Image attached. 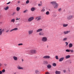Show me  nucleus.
Masks as SVG:
<instances>
[{
    "mask_svg": "<svg viewBox=\"0 0 74 74\" xmlns=\"http://www.w3.org/2000/svg\"><path fill=\"white\" fill-rule=\"evenodd\" d=\"M74 18V15L70 14L68 15L66 17V19L68 21L71 20Z\"/></svg>",
    "mask_w": 74,
    "mask_h": 74,
    "instance_id": "f257e3e1",
    "label": "nucleus"
},
{
    "mask_svg": "<svg viewBox=\"0 0 74 74\" xmlns=\"http://www.w3.org/2000/svg\"><path fill=\"white\" fill-rule=\"evenodd\" d=\"M37 53V51L35 49L31 50L29 51V53L31 55H33V54H35Z\"/></svg>",
    "mask_w": 74,
    "mask_h": 74,
    "instance_id": "f03ea898",
    "label": "nucleus"
},
{
    "mask_svg": "<svg viewBox=\"0 0 74 74\" xmlns=\"http://www.w3.org/2000/svg\"><path fill=\"white\" fill-rule=\"evenodd\" d=\"M47 38L45 37H43L42 38L41 41H42V42H47Z\"/></svg>",
    "mask_w": 74,
    "mask_h": 74,
    "instance_id": "7ed1b4c3",
    "label": "nucleus"
},
{
    "mask_svg": "<svg viewBox=\"0 0 74 74\" xmlns=\"http://www.w3.org/2000/svg\"><path fill=\"white\" fill-rule=\"evenodd\" d=\"M35 19L36 21H40L41 19V16H37L35 18Z\"/></svg>",
    "mask_w": 74,
    "mask_h": 74,
    "instance_id": "20e7f679",
    "label": "nucleus"
},
{
    "mask_svg": "<svg viewBox=\"0 0 74 74\" xmlns=\"http://www.w3.org/2000/svg\"><path fill=\"white\" fill-rule=\"evenodd\" d=\"M34 19V17H29L28 19V22H32V21H33Z\"/></svg>",
    "mask_w": 74,
    "mask_h": 74,
    "instance_id": "39448f33",
    "label": "nucleus"
},
{
    "mask_svg": "<svg viewBox=\"0 0 74 74\" xmlns=\"http://www.w3.org/2000/svg\"><path fill=\"white\" fill-rule=\"evenodd\" d=\"M28 33L29 35H31L33 33V30H29L28 31Z\"/></svg>",
    "mask_w": 74,
    "mask_h": 74,
    "instance_id": "423d86ee",
    "label": "nucleus"
},
{
    "mask_svg": "<svg viewBox=\"0 0 74 74\" xmlns=\"http://www.w3.org/2000/svg\"><path fill=\"white\" fill-rule=\"evenodd\" d=\"M54 8H57L59 6V4L56 3L53 6Z\"/></svg>",
    "mask_w": 74,
    "mask_h": 74,
    "instance_id": "0eeeda50",
    "label": "nucleus"
},
{
    "mask_svg": "<svg viewBox=\"0 0 74 74\" xmlns=\"http://www.w3.org/2000/svg\"><path fill=\"white\" fill-rule=\"evenodd\" d=\"M42 29L39 28L36 30V32L38 33V32H42Z\"/></svg>",
    "mask_w": 74,
    "mask_h": 74,
    "instance_id": "6e6552de",
    "label": "nucleus"
},
{
    "mask_svg": "<svg viewBox=\"0 0 74 74\" xmlns=\"http://www.w3.org/2000/svg\"><path fill=\"white\" fill-rule=\"evenodd\" d=\"M50 57L49 56H45L43 57V59H50Z\"/></svg>",
    "mask_w": 74,
    "mask_h": 74,
    "instance_id": "1a4fd4ad",
    "label": "nucleus"
},
{
    "mask_svg": "<svg viewBox=\"0 0 74 74\" xmlns=\"http://www.w3.org/2000/svg\"><path fill=\"white\" fill-rule=\"evenodd\" d=\"M13 59L14 60H15V61H17V60H18V57L15 56H13Z\"/></svg>",
    "mask_w": 74,
    "mask_h": 74,
    "instance_id": "9d476101",
    "label": "nucleus"
},
{
    "mask_svg": "<svg viewBox=\"0 0 74 74\" xmlns=\"http://www.w3.org/2000/svg\"><path fill=\"white\" fill-rule=\"evenodd\" d=\"M70 31H64L63 32V33L64 34H67L70 33Z\"/></svg>",
    "mask_w": 74,
    "mask_h": 74,
    "instance_id": "9b49d317",
    "label": "nucleus"
},
{
    "mask_svg": "<svg viewBox=\"0 0 74 74\" xmlns=\"http://www.w3.org/2000/svg\"><path fill=\"white\" fill-rule=\"evenodd\" d=\"M4 29H0V36H1L2 35V33H3V32L4 31Z\"/></svg>",
    "mask_w": 74,
    "mask_h": 74,
    "instance_id": "f8f14e48",
    "label": "nucleus"
},
{
    "mask_svg": "<svg viewBox=\"0 0 74 74\" xmlns=\"http://www.w3.org/2000/svg\"><path fill=\"white\" fill-rule=\"evenodd\" d=\"M56 3V1H53L50 2V4H52L53 5V6L55 5Z\"/></svg>",
    "mask_w": 74,
    "mask_h": 74,
    "instance_id": "ddd939ff",
    "label": "nucleus"
},
{
    "mask_svg": "<svg viewBox=\"0 0 74 74\" xmlns=\"http://www.w3.org/2000/svg\"><path fill=\"white\" fill-rule=\"evenodd\" d=\"M39 36H44V33L42 32H40L39 33Z\"/></svg>",
    "mask_w": 74,
    "mask_h": 74,
    "instance_id": "4468645a",
    "label": "nucleus"
},
{
    "mask_svg": "<svg viewBox=\"0 0 74 74\" xmlns=\"http://www.w3.org/2000/svg\"><path fill=\"white\" fill-rule=\"evenodd\" d=\"M56 74H60L61 72L58 71H55Z\"/></svg>",
    "mask_w": 74,
    "mask_h": 74,
    "instance_id": "2eb2a0df",
    "label": "nucleus"
},
{
    "mask_svg": "<svg viewBox=\"0 0 74 74\" xmlns=\"http://www.w3.org/2000/svg\"><path fill=\"white\" fill-rule=\"evenodd\" d=\"M64 57H62L60 58L59 59V62H62V61H63V60H64Z\"/></svg>",
    "mask_w": 74,
    "mask_h": 74,
    "instance_id": "dca6fc26",
    "label": "nucleus"
},
{
    "mask_svg": "<svg viewBox=\"0 0 74 74\" xmlns=\"http://www.w3.org/2000/svg\"><path fill=\"white\" fill-rule=\"evenodd\" d=\"M71 57V56L70 55H68L65 56V59H69V58H70Z\"/></svg>",
    "mask_w": 74,
    "mask_h": 74,
    "instance_id": "f3484780",
    "label": "nucleus"
},
{
    "mask_svg": "<svg viewBox=\"0 0 74 74\" xmlns=\"http://www.w3.org/2000/svg\"><path fill=\"white\" fill-rule=\"evenodd\" d=\"M17 69H19V70H23V68L22 67H20L19 66L17 67Z\"/></svg>",
    "mask_w": 74,
    "mask_h": 74,
    "instance_id": "a211bd4d",
    "label": "nucleus"
},
{
    "mask_svg": "<svg viewBox=\"0 0 74 74\" xmlns=\"http://www.w3.org/2000/svg\"><path fill=\"white\" fill-rule=\"evenodd\" d=\"M47 67L48 69H51L52 67V66L50 64H49L47 66Z\"/></svg>",
    "mask_w": 74,
    "mask_h": 74,
    "instance_id": "6ab92c4d",
    "label": "nucleus"
},
{
    "mask_svg": "<svg viewBox=\"0 0 74 74\" xmlns=\"http://www.w3.org/2000/svg\"><path fill=\"white\" fill-rule=\"evenodd\" d=\"M73 43H70L69 45V47L72 48V47H73Z\"/></svg>",
    "mask_w": 74,
    "mask_h": 74,
    "instance_id": "aec40b11",
    "label": "nucleus"
},
{
    "mask_svg": "<svg viewBox=\"0 0 74 74\" xmlns=\"http://www.w3.org/2000/svg\"><path fill=\"white\" fill-rule=\"evenodd\" d=\"M21 9V8L19 7H17L16 8V10L17 11H19V10H20V9Z\"/></svg>",
    "mask_w": 74,
    "mask_h": 74,
    "instance_id": "412c9836",
    "label": "nucleus"
},
{
    "mask_svg": "<svg viewBox=\"0 0 74 74\" xmlns=\"http://www.w3.org/2000/svg\"><path fill=\"white\" fill-rule=\"evenodd\" d=\"M62 40L63 41H67V38H65L63 39Z\"/></svg>",
    "mask_w": 74,
    "mask_h": 74,
    "instance_id": "4be33fe9",
    "label": "nucleus"
},
{
    "mask_svg": "<svg viewBox=\"0 0 74 74\" xmlns=\"http://www.w3.org/2000/svg\"><path fill=\"white\" fill-rule=\"evenodd\" d=\"M31 10L32 11H34V10H35V8H32L31 9Z\"/></svg>",
    "mask_w": 74,
    "mask_h": 74,
    "instance_id": "5701e85b",
    "label": "nucleus"
},
{
    "mask_svg": "<svg viewBox=\"0 0 74 74\" xmlns=\"http://www.w3.org/2000/svg\"><path fill=\"white\" fill-rule=\"evenodd\" d=\"M15 22V19L13 18L11 20V22H13V23H14Z\"/></svg>",
    "mask_w": 74,
    "mask_h": 74,
    "instance_id": "b1692460",
    "label": "nucleus"
},
{
    "mask_svg": "<svg viewBox=\"0 0 74 74\" xmlns=\"http://www.w3.org/2000/svg\"><path fill=\"white\" fill-rule=\"evenodd\" d=\"M46 14L47 15H48L49 14V12L47 11L46 12Z\"/></svg>",
    "mask_w": 74,
    "mask_h": 74,
    "instance_id": "393cba45",
    "label": "nucleus"
},
{
    "mask_svg": "<svg viewBox=\"0 0 74 74\" xmlns=\"http://www.w3.org/2000/svg\"><path fill=\"white\" fill-rule=\"evenodd\" d=\"M8 8H9V7L7 6L6 8H4V9L5 10H8Z\"/></svg>",
    "mask_w": 74,
    "mask_h": 74,
    "instance_id": "a878e982",
    "label": "nucleus"
},
{
    "mask_svg": "<svg viewBox=\"0 0 74 74\" xmlns=\"http://www.w3.org/2000/svg\"><path fill=\"white\" fill-rule=\"evenodd\" d=\"M27 12H28V10H25L23 12V13H26Z\"/></svg>",
    "mask_w": 74,
    "mask_h": 74,
    "instance_id": "bb28decb",
    "label": "nucleus"
},
{
    "mask_svg": "<svg viewBox=\"0 0 74 74\" xmlns=\"http://www.w3.org/2000/svg\"><path fill=\"white\" fill-rule=\"evenodd\" d=\"M53 66L54 67H56V63H54L53 64Z\"/></svg>",
    "mask_w": 74,
    "mask_h": 74,
    "instance_id": "cd10ccee",
    "label": "nucleus"
},
{
    "mask_svg": "<svg viewBox=\"0 0 74 74\" xmlns=\"http://www.w3.org/2000/svg\"><path fill=\"white\" fill-rule=\"evenodd\" d=\"M67 26H68V24H67L63 25V27H67Z\"/></svg>",
    "mask_w": 74,
    "mask_h": 74,
    "instance_id": "c85d7f7f",
    "label": "nucleus"
},
{
    "mask_svg": "<svg viewBox=\"0 0 74 74\" xmlns=\"http://www.w3.org/2000/svg\"><path fill=\"white\" fill-rule=\"evenodd\" d=\"M13 30H14V31H16V30H18V28H15L13 29Z\"/></svg>",
    "mask_w": 74,
    "mask_h": 74,
    "instance_id": "c756f323",
    "label": "nucleus"
},
{
    "mask_svg": "<svg viewBox=\"0 0 74 74\" xmlns=\"http://www.w3.org/2000/svg\"><path fill=\"white\" fill-rule=\"evenodd\" d=\"M70 52H71V53H74V50L73 49H70Z\"/></svg>",
    "mask_w": 74,
    "mask_h": 74,
    "instance_id": "7c9ffc66",
    "label": "nucleus"
},
{
    "mask_svg": "<svg viewBox=\"0 0 74 74\" xmlns=\"http://www.w3.org/2000/svg\"><path fill=\"white\" fill-rule=\"evenodd\" d=\"M45 11V9H42L41 10V12H44Z\"/></svg>",
    "mask_w": 74,
    "mask_h": 74,
    "instance_id": "2f4dec72",
    "label": "nucleus"
},
{
    "mask_svg": "<svg viewBox=\"0 0 74 74\" xmlns=\"http://www.w3.org/2000/svg\"><path fill=\"white\" fill-rule=\"evenodd\" d=\"M66 52H70V50H69V49H67L66 50Z\"/></svg>",
    "mask_w": 74,
    "mask_h": 74,
    "instance_id": "473e14b6",
    "label": "nucleus"
},
{
    "mask_svg": "<svg viewBox=\"0 0 74 74\" xmlns=\"http://www.w3.org/2000/svg\"><path fill=\"white\" fill-rule=\"evenodd\" d=\"M56 59L57 60H58V59H59V58H58V56H56Z\"/></svg>",
    "mask_w": 74,
    "mask_h": 74,
    "instance_id": "72a5a7b5",
    "label": "nucleus"
},
{
    "mask_svg": "<svg viewBox=\"0 0 74 74\" xmlns=\"http://www.w3.org/2000/svg\"><path fill=\"white\" fill-rule=\"evenodd\" d=\"M26 3L27 4H29V1L27 0V1H26Z\"/></svg>",
    "mask_w": 74,
    "mask_h": 74,
    "instance_id": "f704fd0d",
    "label": "nucleus"
},
{
    "mask_svg": "<svg viewBox=\"0 0 74 74\" xmlns=\"http://www.w3.org/2000/svg\"><path fill=\"white\" fill-rule=\"evenodd\" d=\"M39 73V71H38V70H37L35 71V73Z\"/></svg>",
    "mask_w": 74,
    "mask_h": 74,
    "instance_id": "c9c22d12",
    "label": "nucleus"
},
{
    "mask_svg": "<svg viewBox=\"0 0 74 74\" xmlns=\"http://www.w3.org/2000/svg\"><path fill=\"white\" fill-rule=\"evenodd\" d=\"M44 63L45 64H48V62L46 61H44Z\"/></svg>",
    "mask_w": 74,
    "mask_h": 74,
    "instance_id": "e433bc0d",
    "label": "nucleus"
},
{
    "mask_svg": "<svg viewBox=\"0 0 74 74\" xmlns=\"http://www.w3.org/2000/svg\"><path fill=\"white\" fill-rule=\"evenodd\" d=\"M16 14V12H13V14H12V15L13 16H14V15H15V14Z\"/></svg>",
    "mask_w": 74,
    "mask_h": 74,
    "instance_id": "4c0bfd02",
    "label": "nucleus"
},
{
    "mask_svg": "<svg viewBox=\"0 0 74 74\" xmlns=\"http://www.w3.org/2000/svg\"><path fill=\"white\" fill-rule=\"evenodd\" d=\"M38 6H39V7H40V6H42V4H38Z\"/></svg>",
    "mask_w": 74,
    "mask_h": 74,
    "instance_id": "58836bf2",
    "label": "nucleus"
},
{
    "mask_svg": "<svg viewBox=\"0 0 74 74\" xmlns=\"http://www.w3.org/2000/svg\"><path fill=\"white\" fill-rule=\"evenodd\" d=\"M23 45V44L22 43H20L18 44V46H20V45Z\"/></svg>",
    "mask_w": 74,
    "mask_h": 74,
    "instance_id": "ea45409f",
    "label": "nucleus"
},
{
    "mask_svg": "<svg viewBox=\"0 0 74 74\" xmlns=\"http://www.w3.org/2000/svg\"><path fill=\"white\" fill-rule=\"evenodd\" d=\"M61 11H62V9L60 8L58 9V11H59V12H60Z\"/></svg>",
    "mask_w": 74,
    "mask_h": 74,
    "instance_id": "a19ab883",
    "label": "nucleus"
},
{
    "mask_svg": "<svg viewBox=\"0 0 74 74\" xmlns=\"http://www.w3.org/2000/svg\"><path fill=\"white\" fill-rule=\"evenodd\" d=\"M13 31H14V29H12L10 30V32H12Z\"/></svg>",
    "mask_w": 74,
    "mask_h": 74,
    "instance_id": "79ce46f5",
    "label": "nucleus"
},
{
    "mask_svg": "<svg viewBox=\"0 0 74 74\" xmlns=\"http://www.w3.org/2000/svg\"><path fill=\"white\" fill-rule=\"evenodd\" d=\"M5 69H3L2 70V72L3 73H4V72H5Z\"/></svg>",
    "mask_w": 74,
    "mask_h": 74,
    "instance_id": "37998d69",
    "label": "nucleus"
},
{
    "mask_svg": "<svg viewBox=\"0 0 74 74\" xmlns=\"http://www.w3.org/2000/svg\"><path fill=\"white\" fill-rule=\"evenodd\" d=\"M65 44H66V46H67V45H68V44H69L68 43V42H65Z\"/></svg>",
    "mask_w": 74,
    "mask_h": 74,
    "instance_id": "c03bdc74",
    "label": "nucleus"
},
{
    "mask_svg": "<svg viewBox=\"0 0 74 74\" xmlns=\"http://www.w3.org/2000/svg\"><path fill=\"white\" fill-rule=\"evenodd\" d=\"M50 74L48 72H45V74Z\"/></svg>",
    "mask_w": 74,
    "mask_h": 74,
    "instance_id": "a18cd8bd",
    "label": "nucleus"
},
{
    "mask_svg": "<svg viewBox=\"0 0 74 74\" xmlns=\"http://www.w3.org/2000/svg\"><path fill=\"white\" fill-rule=\"evenodd\" d=\"M16 19V21H17V20H19V19H20V18H18L17 17Z\"/></svg>",
    "mask_w": 74,
    "mask_h": 74,
    "instance_id": "49530a36",
    "label": "nucleus"
},
{
    "mask_svg": "<svg viewBox=\"0 0 74 74\" xmlns=\"http://www.w3.org/2000/svg\"><path fill=\"white\" fill-rule=\"evenodd\" d=\"M9 32V30H8L7 31H6V33H8Z\"/></svg>",
    "mask_w": 74,
    "mask_h": 74,
    "instance_id": "de8ad7c7",
    "label": "nucleus"
},
{
    "mask_svg": "<svg viewBox=\"0 0 74 74\" xmlns=\"http://www.w3.org/2000/svg\"><path fill=\"white\" fill-rule=\"evenodd\" d=\"M10 3V2H8V3H7V4H9Z\"/></svg>",
    "mask_w": 74,
    "mask_h": 74,
    "instance_id": "09e8293b",
    "label": "nucleus"
},
{
    "mask_svg": "<svg viewBox=\"0 0 74 74\" xmlns=\"http://www.w3.org/2000/svg\"><path fill=\"white\" fill-rule=\"evenodd\" d=\"M2 74V71H0V74Z\"/></svg>",
    "mask_w": 74,
    "mask_h": 74,
    "instance_id": "8fccbe9b",
    "label": "nucleus"
},
{
    "mask_svg": "<svg viewBox=\"0 0 74 74\" xmlns=\"http://www.w3.org/2000/svg\"><path fill=\"white\" fill-rule=\"evenodd\" d=\"M63 71L64 73H65L66 72V70H64Z\"/></svg>",
    "mask_w": 74,
    "mask_h": 74,
    "instance_id": "3c124183",
    "label": "nucleus"
},
{
    "mask_svg": "<svg viewBox=\"0 0 74 74\" xmlns=\"http://www.w3.org/2000/svg\"><path fill=\"white\" fill-rule=\"evenodd\" d=\"M71 63H72V62H71V61L69 62V63L71 64Z\"/></svg>",
    "mask_w": 74,
    "mask_h": 74,
    "instance_id": "603ef678",
    "label": "nucleus"
},
{
    "mask_svg": "<svg viewBox=\"0 0 74 74\" xmlns=\"http://www.w3.org/2000/svg\"><path fill=\"white\" fill-rule=\"evenodd\" d=\"M22 62H23V61H24V60H23V59H22Z\"/></svg>",
    "mask_w": 74,
    "mask_h": 74,
    "instance_id": "864d4df0",
    "label": "nucleus"
},
{
    "mask_svg": "<svg viewBox=\"0 0 74 74\" xmlns=\"http://www.w3.org/2000/svg\"><path fill=\"white\" fill-rule=\"evenodd\" d=\"M48 47H49V46H48V45H47V48H48Z\"/></svg>",
    "mask_w": 74,
    "mask_h": 74,
    "instance_id": "5fc2aeb1",
    "label": "nucleus"
},
{
    "mask_svg": "<svg viewBox=\"0 0 74 74\" xmlns=\"http://www.w3.org/2000/svg\"><path fill=\"white\" fill-rule=\"evenodd\" d=\"M20 3V1H18V3Z\"/></svg>",
    "mask_w": 74,
    "mask_h": 74,
    "instance_id": "6e6d98bb",
    "label": "nucleus"
},
{
    "mask_svg": "<svg viewBox=\"0 0 74 74\" xmlns=\"http://www.w3.org/2000/svg\"><path fill=\"white\" fill-rule=\"evenodd\" d=\"M40 3L41 4H42V1H40Z\"/></svg>",
    "mask_w": 74,
    "mask_h": 74,
    "instance_id": "4d7b16f0",
    "label": "nucleus"
},
{
    "mask_svg": "<svg viewBox=\"0 0 74 74\" xmlns=\"http://www.w3.org/2000/svg\"><path fill=\"white\" fill-rule=\"evenodd\" d=\"M1 66V64L0 63V66Z\"/></svg>",
    "mask_w": 74,
    "mask_h": 74,
    "instance_id": "13d9d810",
    "label": "nucleus"
},
{
    "mask_svg": "<svg viewBox=\"0 0 74 74\" xmlns=\"http://www.w3.org/2000/svg\"><path fill=\"white\" fill-rule=\"evenodd\" d=\"M7 64H5V66H7Z\"/></svg>",
    "mask_w": 74,
    "mask_h": 74,
    "instance_id": "bf43d9fd",
    "label": "nucleus"
},
{
    "mask_svg": "<svg viewBox=\"0 0 74 74\" xmlns=\"http://www.w3.org/2000/svg\"><path fill=\"white\" fill-rule=\"evenodd\" d=\"M18 25H19V24H18Z\"/></svg>",
    "mask_w": 74,
    "mask_h": 74,
    "instance_id": "052dcab7",
    "label": "nucleus"
}]
</instances>
